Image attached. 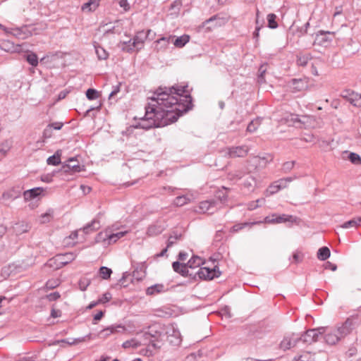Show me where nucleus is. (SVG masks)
<instances>
[{
  "instance_id": "f257e3e1",
  "label": "nucleus",
  "mask_w": 361,
  "mask_h": 361,
  "mask_svg": "<svg viewBox=\"0 0 361 361\" xmlns=\"http://www.w3.org/2000/svg\"><path fill=\"white\" fill-rule=\"evenodd\" d=\"M188 86L159 87L145 106V114L138 123L143 129L160 128L176 122L192 107Z\"/></svg>"
},
{
  "instance_id": "f03ea898",
  "label": "nucleus",
  "mask_w": 361,
  "mask_h": 361,
  "mask_svg": "<svg viewBox=\"0 0 361 361\" xmlns=\"http://www.w3.org/2000/svg\"><path fill=\"white\" fill-rule=\"evenodd\" d=\"M355 326L356 319L351 317L334 328L325 327V332L323 333L325 343L330 345H336L350 334Z\"/></svg>"
},
{
  "instance_id": "7ed1b4c3",
  "label": "nucleus",
  "mask_w": 361,
  "mask_h": 361,
  "mask_svg": "<svg viewBox=\"0 0 361 361\" xmlns=\"http://www.w3.org/2000/svg\"><path fill=\"white\" fill-rule=\"evenodd\" d=\"M157 325H152L148 328V331L142 334L141 338L144 342L150 343V346L154 349H159L162 345V334Z\"/></svg>"
},
{
  "instance_id": "20e7f679",
  "label": "nucleus",
  "mask_w": 361,
  "mask_h": 361,
  "mask_svg": "<svg viewBox=\"0 0 361 361\" xmlns=\"http://www.w3.org/2000/svg\"><path fill=\"white\" fill-rule=\"evenodd\" d=\"M127 233V231L111 233L110 230H104L97 235L95 240L97 243H102L104 245H110L116 243Z\"/></svg>"
},
{
  "instance_id": "39448f33",
  "label": "nucleus",
  "mask_w": 361,
  "mask_h": 361,
  "mask_svg": "<svg viewBox=\"0 0 361 361\" xmlns=\"http://www.w3.org/2000/svg\"><path fill=\"white\" fill-rule=\"evenodd\" d=\"M227 22V18L221 17L219 15H215L204 21L201 27L202 28L205 27L207 31H210L214 27L224 25Z\"/></svg>"
},
{
  "instance_id": "423d86ee",
  "label": "nucleus",
  "mask_w": 361,
  "mask_h": 361,
  "mask_svg": "<svg viewBox=\"0 0 361 361\" xmlns=\"http://www.w3.org/2000/svg\"><path fill=\"white\" fill-rule=\"evenodd\" d=\"M324 332H325L324 326L309 329L299 338L300 341L302 340L304 343H310L318 341L319 336L323 334Z\"/></svg>"
},
{
  "instance_id": "0eeeda50",
  "label": "nucleus",
  "mask_w": 361,
  "mask_h": 361,
  "mask_svg": "<svg viewBox=\"0 0 361 361\" xmlns=\"http://www.w3.org/2000/svg\"><path fill=\"white\" fill-rule=\"evenodd\" d=\"M223 152L229 158L244 157L247 154L249 148L246 145L231 147L226 148Z\"/></svg>"
},
{
  "instance_id": "6e6552de",
  "label": "nucleus",
  "mask_w": 361,
  "mask_h": 361,
  "mask_svg": "<svg viewBox=\"0 0 361 361\" xmlns=\"http://www.w3.org/2000/svg\"><path fill=\"white\" fill-rule=\"evenodd\" d=\"M197 274L200 279L212 280L214 278L219 277L221 272L219 271L217 266H214L212 268L203 267L199 269Z\"/></svg>"
},
{
  "instance_id": "1a4fd4ad",
  "label": "nucleus",
  "mask_w": 361,
  "mask_h": 361,
  "mask_svg": "<svg viewBox=\"0 0 361 361\" xmlns=\"http://www.w3.org/2000/svg\"><path fill=\"white\" fill-rule=\"evenodd\" d=\"M152 30H148L146 32L144 30L136 32L133 38V47H136V51L142 49L147 38L149 36Z\"/></svg>"
},
{
  "instance_id": "9d476101",
  "label": "nucleus",
  "mask_w": 361,
  "mask_h": 361,
  "mask_svg": "<svg viewBox=\"0 0 361 361\" xmlns=\"http://www.w3.org/2000/svg\"><path fill=\"white\" fill-rule=\"evenodd\" d=\"M299 341V337L294 334L289 336H286L281 341L279 347L281 350L286 351L295 346Z\"/></svg>"
},
{
  "instance_id": "9b49d317",
  "label": "nucleus",
  "mask_w": 361,
  "mask_h": 361,
  "mask_svg": "<svg viewBox=\"0 0 361 361\" xmlns=\"http://www.w3.org/2000/svg\"><path fill=\"white\" fill-rule=\"evenodd\" d=\"M167 338L170 343L173 345H179L182 341L179 330L174 326H171L166 331Z\"/></svg>"
},
{
  "instance_id": "f8f14e48",
  "label": "nucleus",
  "mask_w": 361,
  "mask_h": 361,
  "mask_svg": "<svg viewBox=\"0 0 361 361\" xmlns=\"http://www.w3.org/2000/svg\"><path fill=\"white\" fill-rule=\"evenodd\" d=\"M125 331L126 327L123 325H111L100 331L99 336L102 338H106L111 334L124 332Z\"/></svg>"
},
{
  "instance_id": "ddd939ff",
  "label": "nucleus",
  "mask_w": 361,
  "mask_h": 361,
  "mask_svg": "<svg viewBox=\"0 0 361 361\" xmlns=\"http://www.w3.org/2000/svg\"><path fill=\"white\" fill-rule=\"evenodd\" d=\"M342 96L345 98L352 105L361 107V94L353 91L345 90Z\"/></svg>"
},
{
  "instance_id": "4468645a",
  "label": "nucleus",
  "mask_w": 361,
  "mask_h": 361,
  "mask_svg": "<svg viewBox=\"0 0 361 361\" xmlns=\"http://www.w3.org/2000/svg\"><path fill=\"white\" fill-rule=\"evenodd\" d=\"M62 170L66 172H79L81 171V166L79 164L77 159L75 158H71L68 161V164H63L62 166Z\"/></svg>"
},
{
  "instance_id": "2eb2a0df",
  "label": "nucleus",
  "mask_w": 361,
  "mask_h": 361,
  "mask_svg": "<svg viewBox=\"0 0 361 361\" xmlns=\"http://www.w3.org/2000/svg\"><path fill=\"white\" fill-rule=\"evenodd\" d=\"M173 39V36L170 35L169 37H163L154 42L155 47L154 49L159 52V51H165L171 42V39Z\"/></svg>"
},
{
  "instance_id": "dca6fc26",
  "label": "nucleus",
  "mask_w": 361,
  "mask_h": 361,
  "mask_svg": "<svg viewBox=\"0 0 361 361\" xmlns=\"http://www.w3.org/2000/svg\"><path fill=\"white\" fill-rule=\"evenodd\" d=\"M63 123L62 122H54L49 123L44 130L42 133V137L44 139H48L52 137L53 130H61L63 127Z\"/></svg>"
},
{
  "instance_id": "f3484780",
  "label": "nucleus",
  "mask_w": 361,
  "mask_h": 361,
  "mask_svg": "<svg viewBox=\"0 0 361 361\" xmlns=\"http://www.w3.org/2000/svg\"><path fill=\"white\" fill-rule=\"evenodd\" d=\"M142 345H146V342H144V341H142L141 337L139 338H133L130 340H128V341L123 342L122 344V347L125 349H127V348L136 349Z\"/></svg>"
},
{
  "instance_id": "a211bd4d",
  "label": "nucleus",
  "mask_w": 361,
  "mask_h": 361,
  "mask_svg": "<svg viewBox=\"0 0 361 361\" xmlns=\"http://www.w3.org/2000/svg\"><path fill=\"white\" fill-rule=\"evenodd\" d=\"M76 255L73 252H66L65 254H60L56 255V259L59 261V263L61 264V266L64 267L68 263L73 261Z\"/></svg>"
},
{
  "instance_id": "6ab92c4d",
  "label": "nucleus",
  "mask_w": 361,
  "mask_h": 361,
  "mask_svg": "<svg viewBox=\"0 0 361 361\" xmlns=\"http://www.w3.org/2000/svg\"><path fill=\"white\" fill-rule=\"evenodd\" d=\"M43 191L42 188H34L23 192V197L25 201L31 200L38 197Z\"/></svg>"
},
{
  "instance_id": "aec40b11",
  "label": "nucleus",
  "mask_w": 361,
  "mask_h": 361,
  "mask_svg": "<svg viewBox=\"0 0 361 361\" xmlns=\"http://www.w3.org/2000/svg\"><path fill=\"white\" fill-rule=\"evenodd\" d=\"M20 47L21 45H15L13 42L8 40L3 42L0 44L1 49L8 52H18L20 50Z\"/></svg>"
},
{
  "instance_id": "412c9836",
  "label": "nucleus",
  "mask_w": 361,
  "mask_h": 361,
  "mask_svg": "<svg viewBox=\"0 0 361 361\" xmlns=\"http://www.w3.org/2000/svg\"><path fill=\"white\" fill-rule=\"evenodd\" d=\"M172 267L176 272L180 274L183 276H187L188 275V268L186 264L174 262L172 264Z\"/></svg>"
},
{
  "instance_id": "4be33fe9",
  "label": "nucleus",
  "mask_w": 361,
  "mask_h": 361,
  "mask_svg": "<svg viewBox=\"0 0 361 361\" xmlns=\"http://www.w3.org/2000/svg\"><path fill=\"white\" fill-rule=\"evenodd\" d=\"M215 204L214 201H202L199 204V212L202 213L210 212L212 213V208L214 207Z\"/></svg>"
},
{
  "instance_id": "5701e85b",
  "label": "nucleus",
  "mask_w": 361,
  "mask_h": 361,
  "mask_svg": "<svg viewBox=\"0 0 361 361\" xmlns=\"http://www.w3.org/2000/svg\"><path fill=\"white\" fill-rule=\"evenodd\" d=\"M118 47L123 51H125L127 53H132V52L136 51V47H133V39H130L128 42H121L118 44Z\"/></svg>"
},
{
  "instance_id": "b1692460",
  "label": "nucleus",
  "mask_w": 361,
  "mask_h": 361,
  "mask_svg": "<svg viewBox=\"0 0 361 361\" xmlns=\"http://www.w3.org/2000/svg\"><path fill=\"white\" fill-rule=\"evenodd\" d=\"M100 0H89L87 3L82 6V11H94L99 5Z\"/></svg>"
},
{
  "instance_id": "393cba45",
  "label": "nucleus",
  "mask_w": 361,
  "mask_h": 361,
  "mask_svg": "<svg viewBox=\"0 0 361 361\" xmlns=\"http://www.w3.org/2000/svg\"><path fill=\"white\" fill-rule=\"evenodd\" d=\"M61 151L57 150L56 153L49 157L47 160V163L48 165H52V166H57L61 163Z\"/></svg>"
},
{
  "instance_id": "a878e982",
  "label": "nucleus",
  "mask_w": 361,
  "mask_h": 361,
  "mask_svg": "<svg viewBox=\"0 0 361 361\" xmlns=\"http://www.w3.org/2000/svg\"><path fill=\"white\" fill-rule=\"evenodd\" d=\"M327 34H330V32L319 31L316 35L314 43L324 45L326 42H329L330 39L326 37Z\"/></svg>"
},
{
  "instance_id": "bb28decb",
  "label": "nucleus",
  "mask_w": 361,
  "mask_h": 361,
  "mask_svg": "<svg viewBox=\"0 0 361 361\" xmlns=\"http://www.w3.org/2000/svg\"><path fill=\"white\" fill-rule=\"evenodd\" d=\"M100 228V223L98 220L94 219L90 224L83 227L82 230L85 233L98 230Z\"/></svg>"
},
{
  "instance_id": "cd10ccee",
  "label": "nucleus",
  "mask_w": 361,
  "mask_h": 361,
  "mask_svg": "<svg viewBox=\"0 0 361 361\" xmlns=\"http://www.w3.org/2000/svg\"><path fill=\"white\" fill-rule=\"evenodd\" d=\"M297 178H298L297 176H293L291 177L281 178L276 181L277 182L279 187L281 190V189L286 188L288 186L290 183H291L294 180H296Z\"/></svg>"
},
{
  "instance_id": "c85d7f7f",
  "label": "nucleus",
  "mask_w": 361,
  "mask_h": 361,
  "mask_svg": "<svg viewBox=\"0 0 361 361\" xmlns=\"http://www.w3.org/2000/svg\"><path fill=\"white\" fill-rule=\"evenodd\" d=\"M30 226L27 224L20 222L16 224L14 231L17 235H20L29 231Z\"/></svg>"
},
{
  "instance_id": "c756f323",
  "label": "nucleus",
  "mask_w": 361,
  "mask_h": 361,
  "mask_svg": "<svg viewBox=\"0 0 361 361\" xmlns=\"http://www.w3.org/2000/svg\"><path fill=\"white\" fill-rule=\"evenodd\" d=\"M190 37L187 35H183L180 37H177L173 42V44L176 47L181 48L185 46L186 43L189 42Z\"/></svg>"
},
{
  "instance_id": "7c9ffc66",
  "label": "nucleus",
  "mask_w": 361,
  "mask_h": 361,
  "mask_svg": "<svg viewBox=\"0 0 361 361\" xmlns=\"http://www.w3.org/2000/svg\"><path fill=\"white\" fill-rule=\"evenodd\" d=\"M202 264V259L200 257L194 256L189 259L186 265H188V268L195 269L200 267Z\"/></svg>"
},
{
  "instance_id": "2f4dec72",
  "label": "nucleus",
  "mask_w": 361,
  "mask_h": 361,
  "mask_svg": "<svg viewBox=\"0 0 361 361\" xmlns=\"http://www.w3.org/2000/svg\"><path fill=\"white\" fill-rule=\"evenodd\" d=\"M145 276V271L143 265L137 267L133 272L132 277L137 281L142 280Z\"/></svg>"
},
{
  "instance_id": "473e14b6",
  "label": "nucleus",
  "mask_w": 361,
  "mask_h": 361,
  "mask_svg": "<svg viewBox=\"0 0 361 361\" xmlns=\"http://www.w3.org/2000/svg\"><path fill=\"white\" fill-rule=\"evenodd\" d=\"M94 48L99 60H105L109 57V53L101 46L94 45Z\"/></svg>"
},
{
  "instance_id": "72a5a7b5",
  "label": "nucleus",
  "mask_w": 361,
  "mask_h": 361,
  "mask_svg": "<svg viewBox=\"0 0 361 361\" xmlns=\"http://www.w3.org/2000/svg\"><path fill=\"white\" fill-rule=\"evenodd\" d=\"M312 59V57L310 54H300L297 56V63L298 66H305Z\"/></svg>"
},
{
  "instance_id": "f704fd0d",
  "label": "nucleus",
  "mask_w": 361,
  "mask_h": 361,
  "mask_svg": "<svg viewBox=\"0 0 361 361\" xmlns=\"http://www.w3.org/2000/svg\"><path fill=\"white\" fill-rule=\"evenodd\" d=\"M330 250L327 247H322L317 252V258L324 261L330 257Z\"/></svg>"
},
{
  "instance_id": "c9c22d12",
  "label": "nucleus",
  "mask_w": 361,
  "mask_h": 361,
  "mask_svg": "<svg viewBox=\"0 0 361 361\" xmlns=\"http://www.w3.org/2000/svg\"><path fill=\"white\" fill-rule=\"evenodd\" d=\"M243 185L245 188H246L248 190H254L257 185V181L256 179L252 176H250L247 177V178L244 181Z\"/></svg>"
},
{
  "instance_id": "e433bc0d",
  "label": "nucleus",
  "mask_w": 361,
  "mask_h": 361,
  "mask_svg": "<svg viewBox=\"0 0 361 361\" xmlns=\"http://www.w3.org/2000/svg\"><path fill=\"white\" fill-rule=\"evenodd\" d=\"M164 227L161 225H152L147 229V234L149 235H157L164 231Z\"/></svg>"
},
{
  "instance_id": "4c0bfd02",
  "label": "nucleus",
  "mask_w": 361,
  "mask_h": 361,
  "mask_svg": "<svg viewBox=\"0 0 361 361\" xmlns=\"http://www.w3.org/2000/svg\"><path fill=\"white\" fill-rule=\"evenodd\" d=\"M20 192H16L14 189H11L10 190L6 191L2 195V198L4 200H15L20 196Z\"/></svg>"
},
{
  "instance_id": "58836bf2",
  "label": "nucleus",
  "mask_w": 361,
  "mask_h": 361,
  "mask_svg": "<svg viewBox=\"0 0 361 361\" xmlns=\"http://www.w3.org/2000/svg\"><path fill=\"white\" fill-rule=\"evenodd\" d=\"M291 83L293 85V90L295 92L301 91L305 87V82L301 79H293Z\"/></svg>"
},
{
  "instance_id": "ea45409f",
  "label": "nucleus",
  "mask_w": 361,
  "mask_h": 361,
  "mask_svg": "<svg viewBox=\"0 0 361 361\" xmlns=\"http://www.w3.org/2000/svg\"><path fill=\"white\" fill-rule=\"evenodd\" d=\"M361 224V217L357 219H353L350 221L345 222L341 226L343 228H350L353 227H357L358 225Z\"/></svg>"
},
{
  "instance_id": "a19ab883",
  "label": "nucleus",
  "mask_w": 361,
  "mask_h": 361,
  "mask_svg": "<svg viewBox=\"0 0 361 361\" xmlns=\"http://www.w3.org/2000/svg\"><path fill=\"white\" fill-rule=\"evenodd\" d=\"M261 118H256L252 120L247 126V131L249 133H254L257 130V129L259 128V126L261 124Z\"/></svg>"
},
{
  "instance_id": "79ce46f5",
  "label": "nucleus",
  "mask_w": 361,
  "mask_h": 361,
  "mask_svg": "<svg viewBox=\"0 0 361 361\" xmlns=\"http://www.w3.org/2000/svg\"><path fill=\"white\" fill-rule=\"evenodd\" d=\"M59 262V261L56 259V255L54 257L49 259L45 264V266L52 268L53 269H59L63 267L61 264Z\"/></svg>"
},
{
  "instance_id": "37998d69",
  "label": "nucleus",
  "mask_w": 361,
  "mask_h": 361,
  "mask_svg": "<svg viewBox=\"0 0 361 361\" xmlns=\"http://www.w3.org/2000/svg\"><path fill=\"white\" fill-rule=\"evenodd\" d=\"M295 361H315L314 355L310 352H305L298 357H295Z\"/></svg>"
},
{
  "instance_id": "c03bdc74",
  "label": "nucleus",
  "mask_w": 361,
  "mask_h": 361,
  "mask_svg": "<svg viewBox=\"0 0 361 361\" xmlns=\"http://www.w3.org/2000/svg\"><path fill=\"white\" fill-rule=\"evenodd\" d=\"M53 216V210L49 209L45 213L42 214L39 216V221L41 224H46L51 221Z\"/></svg>"
},
{
  "instance_id": "a18cd8bd",
  "label": "nucleus",
  "mask_w": 361,
  "mask_h": 361,
  "mask_svg": "<svg viewBox=\"0 0 361 361\" xmlns=\"http://www.w3.org/2000/svg\"><path fill=\"white\" fill-rule=\"evenodd\" d=\"M276 16L274 13H269L267 16L268 27L271 29H275L278 27V23L276 21Z\"/></svg>"
},
{
  "instance_id": "49530a36",
  "label": "nucleus",
  "mask_w": 361,
  "mask_h": 361,
  "mask_svg": "<svg viewBox=\"0 0 361 361\" xmlns=\"http://www.w3.org/2000/svg\"><path fill=\"white\" fill-rule=\"evenodd\" d=\"M250 162L255 165L256 167L257 166H265L267 163V160L264 157H254L251 160Z\"/></svg>"
},
{
  "instance_id": "de8ad7c7",
  "label": "nucleus",
  "mask_w": 361,
  "mask_h": 361,
  "mask_svg": "<svg viewBox=\"0 0 361 361\" xmlns=\"http://www.w3.org/2000/svg\"><path fill=\"white\" fill-rule=\"evenodd\" d=\"M111 273H112L111 269L108 268V267H102L99 269V274H100V276L103 279H109L110 276H111Z\"/></svg>"
},
{
  "instance_id": "09e8293b",
  "label": "nucleus",
  "mask_w": 361,
  "mask_h": 361,
  "mask_svg": "<svg viewBox=\"0 0 361 361\" xmlns=\"http://www.w3.org/2000/svg\"><path fill=\"white\" fill-rule=\"evenodd\" d=\"M189 201V198L185 196L176 197L173 201L175 205L178 207H182L186 204Z\"/></svg>"
},
{
  "instance_id": "8fccbe9b",
  "label": "nucleus",
  "mask_w": 361,
  "mask_h": 361,
  "mask_svg": "<svg viewBox=\"0 0 361 361\" xmlns=\"http://www.w3.org/2000/svg\"><path fill=\"white\" fill-rule=\"evenodd\" d=\"M27 61L32 66H37L38 64V58L35 53H30L26 56Z\"/></svg>"
},
{
  "instance_id": "3c124183",
  "label": "nucleus",
  "mask_w": 361,
  "mask_h": 361,
  "mask_svg": "<svg viewBox=\"0 0 361 361\" xmlns=\"http://www.w3.org/2000/svg\"><path fill=\"white\" fill-rule=\"evenodd\" d=\"M163 288L164 287L162 285L157 284V285L152 286L151 287H149L147 289L146 293L147 295H153L155 293L161 292V290L163 289Z\"/></svg>"
},
{
  "instance_id": "603ef678",
  "label": "nucleus",
  "mask_w": 361,
  "mask_h": 361,
  "mask_svg": "<svg viewBox=\"0 0 361 361\" xmlns=\"http://www.w3.org/2000/svg\"><path fill=\"white\" fill-rule=\"evenodd\" d=\"M277 220L276 221L277 224H281L286 221H292L293 216L287 214H281L276 215Z\"/></svg>"
},
{
  "instance_id": "864d4df0",
  "label": "nucleus",
  "mask_w": 361,
  "mask_h": 361,
  "mask_svg": "<svg viewBox=\"0 0 361 361\" xmlns=\"http://www.w3.org/2000/svg\"><path fill=\"white\" fill-rule=\"evenodd\" d=\"M11 147V142L8 140H5L0 144V152L6 154Z\"/></svg>"
},
{
  "instance_id": "5fc2aeb1",
  "label": "nucleus",
  "mask_w": 361,
  "mask_h": 361,
  "mask_svg": "<svg viewBox=\"0 0 361 361\" xmlns=\"http://www.w3.org/2000/svg\"><path fill=\"white\" fill-rule=\"evenodd\" d=\"M349 160L354 164H361V158L359 154L350 152L348 156Z\"/></svg>"
},
{
  "instance_id": "6e6d98bb",
  "label": "nucleus",
  "mask_w": 361,
  "mask_h": 361,
  "mask_svg": "<svg viewBox=\"0 0 361 361\" xmlns=\"http://www.w3.org/2000/svg\"><path fill=\"white\" fill-rule=\"evenodd\" d=\"M147 347L146 348L142 349L141 354L149 357L152 356L157 349H154L152 346H150V343H147Z\"/></svg>"
},
{
  "instance_id": "4d7b16f0",
  "label": "nucleus",
  "mask_w": 361,
  "mask_h": 361,
  "mask_svg": "<svg viewBox=\"0 0 361 361\" xmlns=\"http://www.w3.org/2000/svg\"><path fill=\"white\" fill-rule=\"evenodd\" d=\"M280 188L279 187L278 185V183L276 181H274V183H272L268 188L267 192L269 194V195H274L275 193H276L277 192H279L280 190Z\"/></svg>"
},
{
  "instance_id": "13d9d810",
  "label": "nucleus",
  "mask_w": 361,
  "mask_h": 361,
  "mask_svg": "<svg viewBox=\"0 0 361 361\" xmlns=\"http://www.w3.org/2000/svg\"><path fill=\"white\" fill-rule=\"evenodd\" d=\"M86 97L88 99L92 100L99 97V92L94 89H88L86 92Z\"/></svg>"
},
{
  "instance_id": "bf43d9fd",
  "label": "nucleus",
  "mask_w": 361,
  "mask_h": 361,
  "mask_svg": "<svg viewBox=\"0 0 361 361\" xmlns=\"http://www.w3.org/2000/svg\"><path fill=\"white\" fill-rule=\"evenodd\" d=\"M90 284V279H87V278H83V279H81L80 281H79V283H78V285H79V288L82 290V291H84L87 289V288L89 286V285Z\"/></svg>"
},
{
  "instance_id": "052dcab7",
  "label": "nucleus",
  "mask_w": 361,
  "mask_h": 361,
  "mask_svg": "<svg viewBox=\"0 0 361 361\" xmlns=\"http://www.w3.org/2000/svg\"><path fill=\"white\" fill-rule=\"evenodd\" d=\"M294 165H295L294 161H286V162L283 163V164L282 166V170L283 172L288 173L293 169V168L294 167Z\"/></svg>"
},
{
  "instance_id": "680f3d73",
  "label": "nucleus",
  "mask_w": 361,
  "mask_h": 361,
  "mask_svg": "<svg viewBox=\"0 0 361 361\" xmlns=\"http://www.w3.org/2000/svg\"><path fill=\"white\" fill-rule=\"evenodd\" d=\"M255 224H256L255 222H253V223H244V224H235L232 227L231 229H232V231H233V232H238L240 230L245 228V226H251V225H253Z\"/></svg>"
},
{
  "instance_id": "e2e57ef3",
  "label": "nucleus",
  "mask_w": 361,
  "mask_h": 361,
  "mask_svg": "<svg viewBox=\"0 0 361 361\" xmlns=\"http://www.w3.org/2000/svg\"><path fill=\"white\" fill-rule=\"evenodd\" d=\"M180 238V235H171L167 241V247H171Z\"/></svg>"
},
{
  "instance_id": "0e129e2a",
  "label": "nucleus",
  "mask_w": 361,
  "mask_h": 361,
  "mask_svg": "<svg viewBox=\"0 0 361 361\" xmlns=\"http://www.w3.org/2000/svg\"><path fill=\"white\" fill-rule=\"evenodd\" d=\"M200 357L199 353H192L188 355L184 360V361H197V358Z\"/></svg>"
},
{
  "instance_id": "69168bd1",
  "label": "nucleus",
  "mask_w": 361,
  "mask_h": 361,
  "mask_svg": "<svg viewBox=\"0 0 361 361\" xmlns=\"http://www.w3.org/2000/svg\"><path fill=\"white\" fill-rule=\"evenodd\" d=\"M111 298V295L109 293H105L102 297L98 300L99 303H106L109 302Z\"/></svg>"
},
{
  "instance_id": "338daca9",
  "label": "nucleus",
  "mask_w": 361,
  "mask_h": 361,
  "mask_svg": "<svg viewBox=\"0 0 361 361\" xmlns=\"http://www.w3.org/2000/svg\"><path fill=\"white\" fill-rule=\"evenodd\" d=\"M59 284L57 280H49L47 282L46 286L48 288H54Z\"/></svg>"
},
{
  "instance_id": "774afa93",
  "label": "nucleus",
  "mask_w": 361,
  "mask_h": 361,
  "mask_svg": "<svg viewBox=\"0 0 361 361\" xmlns=\"http://www.w3.org/2000/svg\"><path fill=\"white\" fill-rule=\"evenodd\" d=\"M293 260L298 263L302 261V254L300 252H295L293 255Z\"/></svg>"
}]
</instances>
